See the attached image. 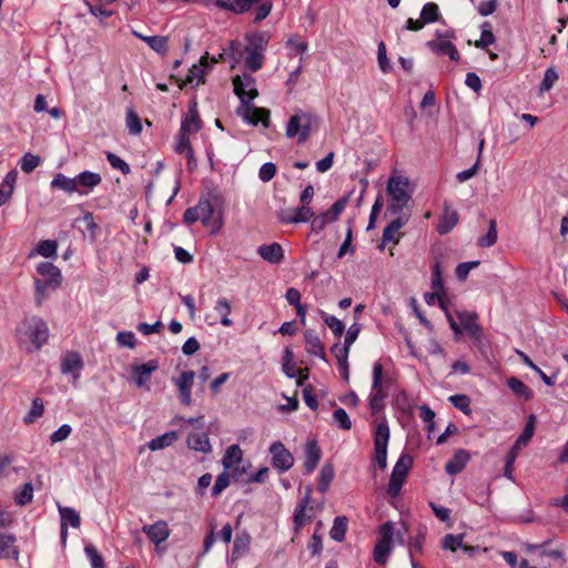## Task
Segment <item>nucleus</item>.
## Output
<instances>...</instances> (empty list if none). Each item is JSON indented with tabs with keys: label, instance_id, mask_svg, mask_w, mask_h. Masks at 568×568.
Here are the masks:
<instances>
[{
	"label": "nucleus",
	"instance_id": "7",
	"mask_svg": "<svg viewBox=\"0 0 568 568\" xmlns=\"http://www.w3.org/2000/svg\"><path fill=\"white\" fill-rule=\"evenodd\" d=\"M390 433L386 422H382L376 426L374 432V459L381 469L387 467V447Z\"/></svg>",
	"mask_w": 568,
	"mask_h": 568
},
{
	"label": "nucleus",
	"instance_id": "20",
	"mask_svg": "<svg viewBox=\"0 0 568 568\" xmlns=\"http://www.w3.org/2000/svg\"><path fill=\"white\" fill-rule=\"evenodd\" d=\"M142 531L154 545H160L161 542H164L170 537L171 534L168 523L164 520H158L152 525H144L142 527Z\"/></svg>",
	"mask_w": 568,
	"mask_h": 568
},
{
	"label": "nucleus",
	"instance_id": "59",
	"mask_svg": "<svg viewBox=\"0 0 568 568\" xmlns=\"http://www.w3.org/2000/svg\"><path fill=\"white\" fill-rule=\"evenodd\" d=\"M489 28H490V24L488 22H485L483 24L480 39H479V41H476V43H475V45L477 48H486V47L495 43L496 38Z\"/></svg>",
	"mask_w": 568,
	"mask_h": 568
},
{
	"label": "nucleus",
	"instance_id": "40",
	"mask_svg": "<svg viewBox=\"0 0 568 568\" xmlns=\"http://www.w3.org/2000/svg\"><path fill=\"white\" fill-rule=\"evenodd\" d=\"M535 424H536V416L530 415L528 417V420L526 423L524 430L516 439V442L513 446V449H519L520 447L526 446L529 443V440L532 438V436L535 434Z\"/></svg>",
	"mask_w": 568,
	"mask_h": 568
},
{
	"label": "nucleus",
	"instance_id": "51",
	"mask_svg": "<svg viewBox=\"0 0 568 568\" xmlns=\"http://www.w3.org/2000/svg\"><path fill=\"white\" fill-rule=\"evenodd\" d=\"M175 151L179 154H186L189 161L193 159V149L191 146V142L187 134L179 132L178 142L175 145Z\"/></svg>",
	"mask_w": 568,
	"mask_h": 568
},
{
	"label": "nucleus",
	"instance_id": "14",
	"mask_svg": "<svg viewBox=\"0 0 568 568\" xmlns=\"http://www.w3.org/2000/svg\"><path fill=\"white\" fill-rule=\"evenodd\" d=\"M314 217V211L311 206L301 205L294 209L281 210L277 219L283 224H297L311 222Z\"/></svg>",
	"mask_w": 568,
	"mask_h": 568
},
{
	"label": "nucleus",
	"instance_id": "57",
	"mask_svg": "<svg viewBox=\"0 0 568 568\" xmlns=\"http://www.w3.org/2000/svg\"><path fill=\"white\" fill-rule=\"evenodd\" d=\"M84 552L90 560L91 568H104V560L93 545L85 546Z\"/></svg>",
	"mask_w": 568,
	"mask_h": 568
},
{
	"label": "nucleus",
	"instance_id": "53",
	"mask_svg": "<svg viewBox=\"0 0 568 568\" xmlns=\"http://www.w3.org/2000/svg\"><path fill=\"white\" fill-rule=\"evenodd\" d=\"M40 156L32 153H26L20 160V168L24 173H31L40 165Z\"/></svg>",
	"mask_w": 568,
	"mask_h": 568
},
{
	"label": "nucleus",
	"instance_id": "24",
	"mask_svg": "<svg viewBox=\"0 0 568 568\" xmlns=\"http://www.w3.org/2000/svg\"><path fill=\"white\" fill-rule=\"evenodd\" d=\"M424 300L425 302L428 304V305H433L435 304L436 301H438V304L440 306V308L444 311L445 315H446V318L449 323V326L450 328L454 331V333L456 334V337H458V335L460 334V328L458 326V323L455 321L454 316L452 315V313L449 312L447 305H446V302L445 300L439 295V292L438 291H435L434 293H426L424 295Z\"/></svg>",
	"mask_w": 568,
	"mask_h": 568
},
{
	"label": "nucleus",
	"instance_id": "58",
	"mask_svg": "<svg viewBox=\"0 0 568 568\" xmlns=\"http://www.w3.org/2000/svg\"><path fill=\"white\" fill-rule=\"evenodd\" d=\"M44 412L43 403L40 398H36L32 402L31 408L27 416L24 417V423L30 424L33 423L37 418L41 417Z\"/></svg>",
	"mask_w": 568,
	"mask_h": 568
},
{
	"label": "nucleus",
	"instance_id": "45",
	"mask_svg": "<svg viewBox=\"0 0 568 568\" xmlns=\"http://www.w3.org/2000/svg\"><path fill=\"white\" fill-rule=\"evenodd\" d=\"M247 41H248V44L245 48V50H254V51L264 52V50L267 45V42H268V37L264 32H257V33L250 36L247 38Z\"/></svg>",
	"mask_w": 568,
	"mask_h": 568
},
{
	"label": "nucleus",
	"instance_id": "13",
	"mask_svg": "<svg viewBox=\"0 0 568 568\" xmlns=\"http://www.w3.org/2000/svg\"><path fill=\"white\" fill-rule=\"evenodd\" d=\"M268 452L272 456V465L281 474L290 470L294 465V457L292 453L286 449L284 444L280 440L270 445Z\"/></svg>",
	"mask_w": 568,
	"mask_h": 568
},
{
	"label": "nucleus",
	"instance_id": "27",
	"mask_svg": "<svg viewBox=\"0 0 568 568\" xmlns=\"http://www.w3.org/2000/svg\"><path fill=\"white\" fill-rule=\"evenodd\" d=\"M468 460H469L468 453L464 449H459L446 463L445 470L449 475H457L466 467Z\"/></svg>",
	"mask_w": 568,
	"mask_h": 568
},
{
	"label": "nucleus",
	"instance_id": "15",
	"mask_svg": "<svg viewBox=\"0 0 568 568\" xmlns=\"http://www.w3.org/2000/svg\"><path fill=\"white\" fill-rule=\"evenodd\" d=\"M195 373L193 371H184L179 377L173 379V384L179 390L181 403L185 406L192 404V387L194 384Z\"/></svg>",
	"mask_w": 568,
	"mask_h": 568
},
{
	"label": "nucleus",
	"instance_id": "35",
	"mask_svg": "<svg viewBox=\"0 0 568 568\" xmlns=\"http://www.w3.org/2000/svg\"><path fill=\"white\" fill-rule=\"evenodd\" d=\"M58 510L61 525H65V527L70 525L72 528H79L81 526L80 515L74 508L59 505Z\"/></svg>",
	"mask_w": 568,
	"mask_h": 568
},
{
	"label": "nucleus",
	"instance_id": "19",
	"mask_svg": "<svg viewBox=\"0 0 568 568\" xmlns=\"http://www.w3.org/2000/svg\"><path fill=\"white\" fill-rule=\"evenodd\" d=\"M159 368V362L151 359L144 364H135L132 366V376L138 387H143L150 379L152 373Z\"/></svg>",
	"mask_w": 568,
	"mask_h": 568
},
{
	"label": "nucleus",
	"instance_id": "21",
	"mask_svg": "<svg viewBox=\"0 0 568 568\" xmlns=\"http://www.w3.org/2000/svg\"><path fill=\"white\" fill-rule=\"evenodd\" d=\"M210 70L209 53L201 57L197 64H193L189 70L185 82L191 87H197L204 82V77Z\"/></svg>",
	"mask_w": 568,
	"mask_h": 568
},
{
	"label": "nucleus",
	"instance_id": "48",
	"mask_svg": "<svg viewBox=\"0 0 568 568\" xmlns=\"http://www.w3.org/2000/svg\"><path fill=\"white\" fill-rule=\"evenodd\" d=\"M497 242V227L496 221H489V227L487 233L484 236H480L477 241L478 246L480 247H490Z\"/></svg>",
	"mask_w": 568,
	"mask_h": 568
},
{
	"label": "nucleus",
	"instance_id": "64",
	"mask_svg": "<svg viewBox=\"0 0 568 568\" xmlns=\"http://www.w3.org/2000/svg\"><path fill=\"white\" fill-rule=\"evenodd\" d=\"M33 498V486L31 483H26L21 491L16 496V503L20 506L29 504Z\"/></svg>",
	"mask_w": 568,
	"mask_h": 568
},
{
	"label": "nucleus",
	"instance_id": "63",
	"mask_svg": "<svg viewBox=\"0 0 568 568\" xmlns=\"http://www.w3.org/2000/svg\"><path fill=\"white\" fill-rule=\"evenodd\" d=\"M557 80H558V73L555 70V68H548L545 72L544 79L540 83V88H539L540 91L541 92L549 91L554 87V84L556 83Z\"/></svg>",
	"mask_w": 568,
	"mask_h": 568
},
{
	"label": "nucleus",
	"instance_id": "36",
	"mask_svg": "<svg viewBox=\"0 0 568 568\" xmlns=\"http://www.w3.org/2000/svg\"><path fill=\"white\" fill-rule=\"evenodd\" d=\"M507 386L518 399L527 402L532 397L530 388L517 377H509L507 379Z\"/></svg>",
	"mask_w": 568,
	"mask_h": 568
},
{
	"label": "nucleus",
	"instance_id": "22",
	"mask_svg": "<svg viewBox=\"0 0 568 568\" xmlns=\"http://www.w3.org/2000/svg\"><path fill=\"white\" fill-rule=\"evenodd\" d=\"M102 179L99 173L84 171L75 176L78 193L85 195L91 192L97 185L101 183Z\"/></svg>",
	"mask_w": 568,
	"mask_h": 568
},
{
	"label": "nucleus",
	"instance_id": "31",
	"mask_svg": "<svg viewBox=\"0 0 568 568\" xmlns=\"http://www.w3.org/2000/svg\"><path fill=\"white\" fill-rule=\"evenodd\" d=\"M82 359L79 354L70 353L68 354L61 365L62 374H71L74 379L79 378L80 371L82 368Z\"/></svg>",
	"mask_w": 568,
	"mask_h": 568
},
{
	"label": "nucleus",
	"instance_id": "18",
	"mask_svg": "<svg viewBox=\"0 0 568 568\" xmlns=\"http://www.w3.org/2000/svg\"><path fill=\"white\" fill-rule=\"evenodd\" d=\"M459 214L458 212L452 207L447 202L444 203V210L439 216V222L437 224V232L442 235L449 233L458 223Z\"/></svg>",
	"mask_w": 568,
	"mask_h": 568
},
{
	"label": "nucleus",
	"instance_id": "32",
	"mask_svg": "<svg viewBox=\"0 0 568 568\" xmlns=\"http://www.w3.org/2000/svg\"><path fill=\"white\" fill-rule=\"evenodd\" d=\"M201 130V120L195 106L189 110L187 115L184 116L181 123L180 132L184 134H192Z\"/></svg>",
	"mask_w": 568,
	"mask_h": 568
},
{
	"label": "nucleus",
	"instance_id": "29",
	"mask_svg": "<svg viewBox=\"0 0 568 568\" xmlns=\"http://www.w3.org/2000/svg\"><path fill=\"white\" fill-rule=\"evenodd\" d=\"M37 272L44 277V281L52 283V287H58L61 283V272L51 262H42L37 266Z\"/></svg>",
	"mask_w": 568,
	"mask_h": 568
},
{
	"label": "nucleus",
	"instance_id": "6",
	"mask_svg": "<svg viewBox=\"0 0 568 568\" xmlns=\"http://www.w3.org/2000/svg\"><path fill=\"white\" fill-rule=\"evenodd\" d=\"M413 459L410 456L403 454L396 462L387 486V493L392 497L399 495L402 487L406 480L408 471L412 467Z\"/></svg>",
	"mask_w": 568,
	"mask_h": 568
},
{
	"label": "nucleus",
	"instance_id": "4",
	"mask_svg": "<svg viewBox=\"0 0 568 568\" xmlns=\"http://www.w3.org/2000/svg\"><path fill=\"white\" fill-rule=\"evenodd\" d=\"M387 193L390 196L387 211L392 214L402 213L412 199L409 180L402 175L390 176L387 183Z\"/></svg>",
	"mask_w": 568,
	"mask_h": 568
},
{
	"label": "nucleus",
	"instance_id": "28",
	"mask_svg": "<svg viewBox=\"0 0 568 568\" xmlns=\"http://www.w3.org/2000/svg\"><path fill=\"white\" fill-rule=\"evenodd\" d=\"M189 448L207 454L212 450L209 435L206 433H192L186 439Z\"/></svg>",
	"mask_w": 568,
	"mask_h": 568
},
{
	"label": "nucleus",
	"instance_id": "5",
	"mask_svg": "<svg viewBox=\"0 0 568 568\" xmlns=\"http://www.w3.org/2000/svg\"><path fill=\"white\" fill-rule=\"evenodd\" d=\"M315 123L316 118L312 113L298 111L288 119L285 134L288 139L296 138L301 144L305 143Z\"/></svg>",
	"mask_w": 568,
	"mask_h": 568
},
{
	"label": "nucleus",
	"instance_id": "41",
	"mask_svg": "<svg viewBox=\"0 0 568 568\" xmlns=\"http://www.w3.org/2000/svg\"><path fill=\"white\" fill-rule=\"evenodd\" d=\"M348 527V520L345 516H337L334 519L333 527L329 530V536L336 541H343Z\"/></svg>",
	"mask_w": 568,
	"mask_h": 568
},
{
	"label": "nucleus",
	"instance_id": "17",
	"mask_svg": "<svg viewBox=\"0 0 568 568\" xmlns=\"http://www.w3.org/2000/svg\"><path fill=\"white\" fill-rule=\"evenodd\" d=\"M397 216L389 222L383 231V243L392 242L395 245L398 244L402 234H399V230L408 222L409 214L399 213Z\"/></svg>",
	"mask_w": 568,
	"mask_h": 568
},
{
	"label": "nucleus",
	"instance_id": "2",
	"mask_svg": "<svg viewBox=\"0 0 568 568\" xmlns=\"http://www.w3.org/2000/svg\"><path fill=\"white\" fill-rule=\"evenodd\" d=\"M185 224L191 225L197 221L210 229L211 233H217L223 226V213L216 210L207 199H200L197 204L189 207L183 214Z\"/></svg>",
	"mask_w": 568,
	"mask_h": 568
},
{
	"label": "nucleus",
	"instance_id": "8",
	"mask_svg": "<svg viewBox=\"0 0 568 568\" xmlns=\"http://www.w3.org/2000/svg\"><path fill=\"white\" fill-rule=\"evenodd\" d=\"M394 525L387 521L379 527V538L374 548V560L384 565L393 549Z\"/></svg>",
	"mask_w": 568,
	"mask_h": 568
},
{
	"label": "nucleus",
	"instance_id": "47",
	"mask_svg": "<svg viewBox=\"0 0 568 568\" xmlns=\"http://www.w3.org/2000/svg\"><path fill=\"white\" fill-rule=\"evenodd\" d=\"M143 41L158 53L164 54L168 51V38L162 36H148Z\"/></svg>",
	"mask_w": 568,
	"mask_h": 568
},
{
	"label": "nucleus",
	"instance_id": "16",
	"mask_svg": "<svg viewBox=\"0 0 568 568\" xmlns=\"http://www.w3.org/2000/svg\"><path fill=\"white\" fill-rule=\"evenodd\" d=\"M214 312L216 314L215 317L211 315L206 316V323L212 326L220 322L225 327H231L233 325V321L230 318V314L232 312L231 303L225 297H220L215 302Z\"/></svg>",
	"mask_w": 568,
	"mask_h": 568
},
{
	"label": "nucleus",
	"instance_id": "10",
	"mask_svg": "<svg viewBox=\"0 0 568 568\" xmlns=\"http://www.w3.org/2000/svg\"><path fill=\"white\" fill-rule=\"evenodd\" d=\"M455 32L452 30L436 32V39L427 42V47L437 55H448L452 61H458L460 55L456 47L452 43Z\"/></svg>",
	"mask_w": 568,
	"mask_h": 568
},
{
	"label": "nucleus",
	"instance_id": "3",
	"mask_svg": "<svg viewBox=\"0 0 568 568\" xmlns=\"http://www.w3.org/2000/svg\"><path fill=\"white\" fill-rule=\"evenodd\" d=\"M17 336L21 344H27V351L40 349L49 338V327L40 317L26 318L17 327Z\"/></svg>",
	"mask_w": 568,
	"mask_h": 568
},
{
	"label": "nucleus",
	"instance_id": "43",
	"mask_svg": "<svg viewBox=\"0 0 568 568\" xmlns=\"http://www.w3.org/2000/svg\"><path fill=\"white\" fill-rule=\"evenodd\" d=\"M334 478V468L329 464H325L318 474V486L317 489L321 493L327 491L329 485Z\"/></svg>",
	"mask_w": 568,
	"mask_h": 568
},
{
	"label": "nucleus",
	"instance_id": "50",
	"mask_svg": "<svg viewBox=\"0 0 568 568\" xmlns=\"http://www.w3.org/2000/svg\"><path fill=\"white\" fill-rule=\"evenodd\" d=\"M247 55L245 58V63L247 68L252 71H258L263 67L264 55L263 52L254 51V50H245Z\"/></svg>",
	"mask_w": 568,
	"mask_h": 568
},
{
	"label": "nucleus",
	"instance_id": "60",
	"mask_svg": "<svg viewBox=\"0 0 568 568\" xmlns=\"http://www.w3.org/2000/svg\"><path fill=\"white\" fill-rule=\"evenodd\" d=\"M324 322L333 332V334L339 339L345 331L344 323L334 315H326L324 317Z\"/></svg>",
	"mask_w": 568,
	"mask_h": 568
},
{
	"label": "nucleus",
	"instance_id": "61",
	"mask_svg": "<svg viewBox=\"0 0 568 568\" xmlns=\"http://www.w3.org/2000/svg\"><path fill=\"white\" fill-rule=\"evenodd\" d=\"M349 348L351 346H347L346 344L341 345L339 341L332 346L331 352L336 358L337 364L348 362Z\"/></svg>",
	"mask_w": 568,
	"mask_h": 568
},
{
	"label": "nucleus",
	"instance_id": "46",
	"mask_svg": "<svg viewBox=\"0 0 568 568\" xmlns=\"http://www.w3.org/2000/svg\"><path fill=\"white\" fill-rule=\"evenodd\" d=\"M464 534H448L442 540V548L455 552L457 549L464 547Z\"/></svg>",
	"mask_w": 568,
	"mask_h": 568
},
{
	"label": "nucleus",
	"instance_id": "23",
	"mask_svg": "<svg viewBox=\"0 0 568 568\" xmlns=\"http://www.w3.org/2000/svg\"><path fill=\"white\" fill-rule=\"evenodd\" d=\"M304 337L306 343V352L310 355L318 357L326 362L325 348L318 335L314 331L307 329L304 333Z\"/></svg>",
	"mask_w": 568,
	"mask_h": 568
},
{
	"label": "nucleus",
	"instance_id": "52",
	"mask_svg": "<svg viewBox=\"0 0 568 568\" xmlns=\"http://www.w3.org/2000/svg\"><path fill=\"white\" fill-rule=\"evenodd\" d=\"M125 121L131 134L138 135L142 132L141 118L132 109L128 110Z\"/></svg>",
	"mask_w": 568,
	"mask_h": 568
},
{
	"label": "nucleus",
	"instance_id": "55",
	"mask_svg": "<svg viewBox=\"0 0 568 568\" xmlns=\"http://www.w3.org/2000/svg\"><path fill=\"white\" fill-rule=\"evenodd\" d=\"M312 515L307 514V509L296 508L293 516L294 531L297 534L302 527L308 524Z\"/></svg>",
	"mask_w": 568,
	"mask_h": 568
},
{
	"label": "nucleus",
	"instance_id": "26",
	"mask_svg": "<svg viewBox=\"0 0 568 568\" xmlns=\"http://www.w3.org/2000/svg\"><path fill=\"white\" fill-rule=\"evenodd\" d=\"M257 252L263 260L272 264H278L284 258V251L278 243L261 245Z\"/></svg>",
	"mask_w": 568,
	"mask_h": 568
},
{
	"label": "nucleus",
	"instance_id": "1",
	"mask_svg": "<svg viewBox=\"0 0 568 568\" xmlns=\"http://www.w3.org/2000/svg\"><path fill=\"white\" fill-rule=\"evenodd\" d=\"M233 85L234 93L241 100V105L236 110L237 115L248 124L257 125L261 123L264 128H268V110L251 104V101H253L258 94L255 79L248 73H243L233 79Z\"/></svg>",
	"mask_w": 568,
	"mask_h": 568
},
{
	"label": "nucleus",
	"instance_id": "42",
	"mask_svg": "<svg viewBox=\"0 0 568 568\" xmlns=\"http://www.w3.org/2000/svg\"><path fill=\"white\" fill-rule=\"evenodd\" d=\"M250 544H251V538L247 534L236 536L234 544H233L231 559L233 561H235L240 557H242L244 554H246L250 548Z\"/></svg>",
	"mask_w": 568,
	"mask_h": 568
},
{
	"label": "nucleus",
	"instance_id": "25",
	"mask_svg": "<svg viewBox=\"0 0 568 568\" xmlns=\"http://www.w3.org/2000/svg\"><path fill=\"white\" fill-rule=\"evenodd\" d=\"M322 453L318 447V444L316 440H308L305 445V459H304V467L306 473H312L320 459H321Z\"/></svg>",
	"mask_w": 568,
	"mask_h": 568
},
{
	"label": "nucleus",
	"instance_id": "37",
	"mask_svg": "<svg viewBox=\"0 0 568 568\" xmlns=\"http://www.w3.org/2000/svg\"><path fill=\"white\" fill-rule=\"evenodd\" d=\"M178 439V433L174 430L164 433L148 443V447L152 452L163 449L171 446Z\"/></svg>",
	"mask_w": 568,
	"mask_h": 568
},
{
	"label": "nucleus",
	"instance_id": "12",
	"mask_svg": "<svg viewBox=\"0 0 568 568\" xmlns=\"http://www.w3.org/2000/svg\"><path fill=\"white\" fill-rule=\"evenodd\" d=\"M455 315L460 323V325L458 324L460 333L465 331L475 343H479L483 337V329L477 322V313L469 311H456ZM462 334H459L458 336ZM455 338L459 339V337L456 336Z\"/></svg>",
	"mask_w": 568,
	"mask_h": 568
},
{
	"label": "nucleus",
	"instance_id": "38",
	"mask_svg": "<svg viewBox=\"0 0 568 568\" xmlns=\"http://www.w3.org/2000/svg\"><path fill=\"white\" fill-rule=\"evenodd\" d=\"M51 187L63 190L67 193H78L79 190L75 183V176L68 178L62 173L54 175L53 180L51 181Z\"/></svg>",
	"mask_w": 568,
	"mask_h": 568
},
{
	"label": "nucleus",
	"instance_id": "9",
	"mask_svg": "<svg viewBox=\"0 0 568 568\" xmlns=\"http://www.w3.org/2000/svg\"><path fill=\"white\" fill-rule=\"evenodd\" d=\"M383 373V365L379 362L374 363L373 381L369 394V406L373 412H378L383 408L384 399L387 396V393L384 387Z\"/></svg>",
	"mask_w": 568,
	"mask_h": 568
},
{
	"label": "nucleus",
	"instance_id": "11",
	"mask_svg": "<svg viewBox=\"0 0 568 568\" xmlns=\"http://www.w3.org/2000/svg\"><path fill=\"white\" fill-rule=\"evenodd\" d=\"M348 203L347 197H341L325 212H322L318 215H314L312 220V230L315 232L323 231L327 224L333 223L338 220L339 215L345 210Z\"/></svg>",
	"mask_w": 568,
	"mask_h": 568
},
{
	"label": "nucleus",
	"instance_id": "34",
	"mask_svg": "<svg viewBox=\"0 0 568 568\" xmlns=\"http://www.w3.org/2000/svg\"><path fill=\"white\" fill-rule=\"evenodd\" d=\"M14 541L13 535L0 534V558L18 559L19 550L13 546Z\"/></svg>",
	"mask_w": 568,
	"mask_h": 568
},
{
	"label": "nucleus",
	"instance_id": "62",
	"mask_svg": "<svg viewBox=\"0 0 568 568\" xmlns=\"http://www.w3.org/2000/svg\"><path fill=\"white\" fill-rule=\"evenodd\" d=\"M106 160L113 169L121 171L123 174L130 173V165L114 153L106 152Z\"/></svg>",
	"mask_w": 568,
	"mask_h": 568
},
{
	"label": "nucleus",
	"instance_id": "30",
	"mask_svg": "<svg viewBox=\"0 0 568 568\" xmlns=\"http://www.w3.org/2000/svg\"><path fill=\"white\" fill-rule=\"evenodd\" d=\"M243 460V452L237 444L229 446L222 457V465L225 470L233 469Z\"/></svg>",
	"mask_w": 568,
	"mask_h": 568
},
{
	"label": "nucleus",
	"instance_id": "56",
	"mask_svg": "<svg viewBox=\"0 0 568 568\" xmlns=\"http://www.w3.org/2000/svg\"><path fill=\"white\" fill-rule=\"evenodd\" d=\"M58 244L53 240H43L37 246V252L41 256L52 257L57 255Z\"/></svg>",
	"mask_w": 568,
	"mask_h": 568
},
{
	"label": "nucleus",
	"instance_id": "49",
	"mask_svg": "<svg viewBox=\"0 0 568 568\" xmlns=\"http://www.w3.org/2000/svg\"><path fill=\"white\" fill-rule=\"evenodd\" d=\"M332 418L333 424L336 425L338 428L344 430H348L352 428V420L344 408H336L333 412Z\"/></svg>",
	"mask_w": 568,
	"mask_h": 568
},
{
	"label": "nucleus",
	"instance_id": "44",
	"mask_svg": "<svg viewBox=\"0 0 568 568\" xmlns=\"http://www.w3.org/2000/svg\"><path fill=\"white\" fill-rule=\"evenodd\" d=\"M439 16V8L435 2H427L422 8L420 19L425 24L438 21Z\"/></svg>",
	"mask_w": 568,
	"mask_h": 568
},
{
	"label": "nucleus",
	"instance_id": "54",
	"mask_svg": "<svg viewBox=\"0 0 568 568\" xmlns=\"http://www.w3.org/2000/svg\"><path fill=\"white\" fill-rule=\"evenodd\" d=\"M230 485V474L229 470H223L215 479V483L212 487V496H220Z\"/></svg>",
	"mask_w": 568,
	"mask_h": 568
},
{
	"label": "nucleus",
	"instance_id": "39",
	"mask_svg": "<svg viewBox=\"0 0 568 568\" xmlns=\"http://www.w3.org/2000/svg\"><path fill=\"white\" fill-rule=\"evenodd\" d=\"M261 0H217L221 8L231 10L235 13H243L247 11L253 3H257Z\"/></svg>",
	"mask_w": 568,
	"mask_h": 568
},
{
	"label": "nucleus",
	"instance_id": "33",
	"mask_svg": "<svg viewBox=\"0 0 568 568\" xmlns=\"http://www.w3.org/2000/svg\"><path fill=\"white\" fill-rule=\"evenodd\" d=\"M17 178L18 172L16 170H11L2 180L0 184V206H2L11 197Z\"/></svg>",
	"mask_w": 568,
	"mask_h": 568
}]
</instances>
